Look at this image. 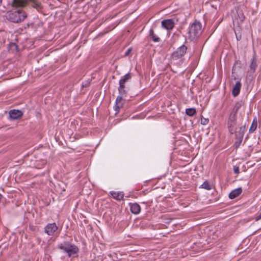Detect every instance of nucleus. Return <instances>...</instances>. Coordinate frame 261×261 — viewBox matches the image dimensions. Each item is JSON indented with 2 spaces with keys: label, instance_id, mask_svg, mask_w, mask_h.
Wrapping results in <instances>:
<instances>
[{
  "label": "nucleus",
  "instance_id": "nucleus-1",
  "mask_svg": "<svg viewBox=\"0 0 261 261\" xmlns=\"http://www.w3.org/2000/svg\"><path fill=\"white\" fill-rule=\"evenodd\" d=\"M119 95L116 99V105L115 106V110L118 111L121 108L124 104L123 97H126L129 91V87L126 84L119 82V87H118Z\"/></svg>",
  "mask_w": 261,
  "mask_h": 261
},
{
  "label": "nucleus",
  "instance_id": "nucleus-2",
  "mask_svg": "<svg viewBox=\"0 0 261 261\" xmlns=\"http://www.w3.org/2000/svg\"><path fill=\"white\" fill-rule=\"evenodd\" d=\"M6 17L10 21L19 23L23 21L27 18V14L23 10L19 9L8 12Z\"/></svg>",
  "mask_w": 261,
  "mask_h": 261
},
{
  "label": "nucleus",
  "instance_id": "nucleus-3",
  "mask_svg": "<svg viewBox=\"0 0 261 261\" xmlns=\"http://www.w3.org/2000/svg\"><path fill=\"white\" fill-rule=\"evenodd\" d=\"M58 248L67 253L69 257L74 256L79 252V248L68 241H64L60 243L58 245Z\"/></svg>",
  "mask_w": 261,
  "mask_h": 261
},
{
  "label": "nucleus",
  "instance_id": "nucleus-4",
  "mask_svg": "<svg viewBox=\"0 0 261 261\" xmlns=\"http://www.w3.org/2000/svg\"><path fill=\"white\" fill-rule=\"evenodd\" d=\"M202 25L201 23L197 20L194 22L190 26L189 30V37L192 39L199 36L202 32Z\"/></svg>",
  "mask_w": 261,
  "mask_h": 261
},
{
  "label": "nucleus",
  "instance_id": "nucleus-5",
  "mask_svg": "<svg viewBox=\"0 0 261 261\" xmlns=\"http://www.w3.org/2000/svg\"><path fill=\"white\" fill-rule=\"evenodd\" d=\"M246 9V7L243 5H240L236 8V12L233 13L232 18L233 22L237 23H242L245 20V17L244 14V11Z\"/></svg>",
  "mask_w": 261,
  "mask_h": 261
},
{
  "label": "nucleus",
  "instance_id": "nucleus-6",
  "mask_svg": "<svg viewBox=\"0 0 261 261\" xmlns=\"http://www.w3.org/2000/svg\"><path fill=\"white\" fill-rule=\"evenodd\" d=\"M187 50V47L185 45H182L178 47L177 49L171 54V60H177L181 58L186 54Z\"/></svg>",
  "mask_w": 261,
  "mask_h": 261
},
{
  "label": "nucleus",
  "instance_id": "nucleus-7",
  "mask_svg": "<svg viewBox=\"0 0 261 261\" xmlns=\"http://www.w3.org/2000/svg\"><path fill=\"white\" fill-rule=\"evenodd\" d=\"M237 117L229 115L227 122V126L229 132L231 134H233L236 132V128L239 126L237 122Z\"/></svg>",
  "mask_w": 261,
  "mask_h": 261
},
{
  "label": "nucleus",
  "instance_id": "nucleus-8",
  "mask_svg": "<svg viewBox=\"0 0 261 261\" xmlns=\"http://www.w3.org/2000/svg\"><path fill=\"white\" fill-rule=\"evenodd\" d=\"M55 223L48 224L44 228V232L49 236H53L58 229Z\"/></svg>",
  "mask_w": 261,
  "mask_h": 261
},
{
  "label": "nucleus",
  "instance_id": "nucleus-9",
  "mask_svg": "<svg viewBox=\"0 0 261 261\" xmlns=\"http://www.w3.org/2000/svg\"><path fill=\"white\" fill-rule=\"evenodd\" d=\"M245 131V126L242 125L240 126H238L236 128V132L234 134H235L236 139H240V143L242 142L243 138L244 137V133Z\"/></svg>",
  "mask_w": 261,
  "mask_h": 261
},
{
  "label": "nucleus",
  "instance_id": "nucleus-10",
  "mask_svg": "<svg viewBox=\"0 0 261 261\" xmlns=\"http://www.w3.org/2000/svg\"><path fill=\"white\" fill-rule=\"evenodd\" d=\"M175 26V22L172 19L163 20L162 21V27L167 30H172Z\"/></svg>",
  "mask_w": 261,
  "mask_h": 261
},
{
  "label": "nucleus",
  "instance_id": "nucleus-11",
  "mask_svg": "<svg viewBox=\"0 0 261 261\" xmlns=\"http://www.w3.org/2000/svg\"><path fill=\"white\" fill-rule=\"evenodd\" d=\"M257 59L255 55H254L253 58L251 60V63L249 65V69L247 72L249 75L253 74L257 67Z\"/></svg>",
  "mask_w": 261,
  "mask_h": 261
},
{
  "label": "nucleus",
  "instance_id": "nucleus-12",
  "mask_svg": "<svg viewBox=\"0 0 261 261\" xmlns=\"http://www.w3.org/2000/svg\"><path fill=\"white\" fill-rule=\"evenodd\" d=\"M9 114L10 119L15 120L20 118L23 115V113L20 110L13 109L9 111Z\"/></svg>",
  "mask_w": 261,
  "mask_h": 261
},
{
  "label": "nucleus",
  "instance_id": "nucleus-13",
  "mask_svg": "<svg viewBox=\"0 0 261 261\" xmlns=\"http://www.w3.org/2000/svg\"><path fill=\"white\" fill-rule=\"evenodd\" d=\"M11 5L15 8H24L27 6L26 0H11Z\"/></svg>",
  "mask_w": 261,
  "mask_h": 261
},
{
  "label": "nucleus",
  "instance_id": "nucleus-14",
  "mask_svg": "<svg viewBox=\"0 0 261 261\" xmlns=\"http://www.w3.org/2000/svg\"><path fill=\"white\" fill-rule=\"evenodd\" d=\"M242 101H237L236 102L229 115H232L233 116L237 117L238 111L242 107Z\"/></svg>",
  "mask_w": 261,
  "mask_h": 261
},
{
  "label": "nucleus",
  "instance_id": "nucleus-15",
  "mask_svg": "<svg viewBox=\"0 0 261 261\" xmlns=\"http://www.w3.org/2000/svg\"><path fill=\"white\" fill-rule=\"evenodd\" d=\"M27 6L30 4L31 6L37 10H39L42 8L41 3L38 0H26Z\"/></svg>",
  "mask_w": 261,
  "mask_h": 261
},
{
  "label": "nucleus",
  "instance_id": "nucleus-16",
  "mask_svg": "<svg viewBox=\"0 0 261 261\" xmlns=\"http://www.w3.org/2000/svg\"><path fill=\"white\" fill-rule=\"evenodd\" d=\"M242 192V189L241 188H237L232 190L229 194V198L231 199H233L237 197Z\"/></svg>",
  "mask_w": 261,
  "mask_h": 261
},
{
  "label": "nucleus",
  "instance_id": "nucleus-17",
  "mask_svg": "<svg viewBox=\"0 0 261 261\" xmlns=\"http://www.w3.org/2000/svg\"><path fill=\"white\" fill-rule=\"evenodd\" d=\"M130 210L133 214H138L141 211V207L137 203H130Z\"/></svg>",
  "mask_w": 261,
  "mask_h": 261
},
{
  "label": "nucleus",
  "instance_id": "nucleus-18",
  "mask_svg": "<svg viewBox=\"0 0 261 261\" xmlns=\"http://www.w3.org/2000/svg\"><path fill=\"white\" fill-rule=\"evenodd\" d=\"M241 87V84L240 82H237L234 86L232 88V94L233 96H238L240 93V89Z\"/></svg>",
  "mask_w": 261,
  "mask_h": 261
},
{
  "label": "nucleus",
  "instance_id": "nucleus-19",
  "mask_svg": "<svg viewBox=\"0 0 261 261\" xmlns=\"http://www.w3.org/2000/svg\"><path fill=\"white\" fill-rule=\"evenodd\" d=\"M111 195L112 196V197L117 200H121L123 199L124 197V194L123 192H114L112 191L110 192Z\"/></svg>",
  "mask_w": 261,
  "mask_h": 261
},
{
  "label": "nucleus",
  "instance_id": "nucleus-20",
  "mask_svg": "<svg viewBox=\"0 0 261 261\" xmlns=\"http://www.w3.org/2000/svg\"><path fill=\"white\" fill-rule=\"evenodd\" d=\"M149 36L150 39L154 42H159L161 41V39L156 34H154L153 29L149 30Z\"/></svg>",
  "mask_w": 261,
  "mask_h": 261
},
{
  "label": "nucleus",
  "instance_id": "nucleus-21",
  "mask_svg": "<svg viewBox=\"0 0 261 261\" xmlns=\"http://www.w3.org/2000/svg\"><path fill=\"white\" fill-rule=\"evenodd\" d=\"M132 77V74L131 73H127L123 76L119 80V83L126 84L127 82L130 80Z\"/></svg>",
  "mask_w": 261,
  "mask_h": 261
},
{
  "label": "nucleus",
  "instance_id": "nucleus-22",
  "mask_svg": "<svg viewBox=\"0 0 261 261\" xmlns=\"http://www.w3.org/2000/svg\"><path fill=\"white\" fill-rule=\"evenodd\" d=\"M257 120L256 118H255L251 124V125L249 128V132L250 133H253L257 128Z\"/></svg>",
  "mask_w": 261,
  "mask_h": 261
},
{
  "label": "nucleus",
  "instance_id": "nucleus-23",
  "mask_svg": "<svg viewBox=\"0 0 261 261\" xmlns=\"http://www.w3.org/2000/svg\"><path fill=\"white\" fill-rule=\"evenodd\" d=\"M195 108H188L186 110V114L189 116H193L196 114Z\"/></svg>",
  "mask_w": 261,
  "mask_h": 261
},
{
  "label": "nucleus",
  "instance_id": "nucleus-24",
  "mask_svg": "<svg viewBox=\"0 0 261 261\" xmlns=\"http://www.w3.org/2000/svg\"><path fill=\"white\" fill-rule=\"evenodd\" d=\"M200 187L201 188L210 190L212 189V187L210 185L209 182L207 180H205L203 182V183L201 185Z\"/></svg>",
  "mask_w": 261,
  "mask_h": 261
},
{
  "label": "nucleus",
  "instance_id": "nucleus-25",
  "mask_svg": "<svg viewBox=\"0 0 261 261\" xmlns=\"http://www.w3.org/2000/svg\"><path fill=\"white\" fill-rule=\"evenodd\" d=\"M209 122V119L207 118H201V124L202 125H206Z\"/></svg>",
  "mask_w": 261,
  "mask_h": 261
},
{
  "label": "nucleus",
  "instance_id": "nucleus-26",
  "mask_svg": "<svg viewBox=\"0 0 261 261\" xmlns=\"http://www.w3.org/2000/svg\"><path fill=\"white\" fill-rule=\"evenodd\" d=\"M233 172L235 174H238L240 173V169L239 166H234L233 167Z\"/></svg>",
  "mask_w": 261,
  "mask_h": 261
},
{
  "label": "nucleus",
  "instance_id": "nucleus-27",
  "mask_svg": "<svg viewBox=\"0 0 261 261\" xmlns=\"http://www.w3.org/2000/svg\"><path fill=\"white\" fill-rule=\"evenodd\" d=\"M241 143L242 142L240 143V139H236V141L235 142V144H236V147L238 148L240 145Z\"/></svg>",
  "mask_w": 261,
  "mask_h": 261
},
{
  "label": "nucleus",
  "instance_id": "nucleus-28",
  "mask_svg": "<svg viewBox=\"0 0 261 261\" xmlns=\"http://www.w3.org/2000/svg\"><path fill=\"white\" fill-rule=\"evenodd\" d=\"M260 219H261V213L255 218V220L256 221H257Z\"/></svg>",
  "mask_w": 261,
  "mask_h": 261
},
{
  "label": "nucleus",
  "instance_id": "nucleus-29",
  "mask_svg": "<svg viewBox=\"0 0 261 261\" xmlns=\"http://www.w3.org/2000/svg\"><path fill=\"white\" fill-rule=\"evenodd\" d=\"M90 83L88 81L86 82L85 84H83V87H87L89 86Z\"/></svg>",
  "mask_w": 261,
  "mask_h": 261
},
{
  "label": "nucleus",
  "instance_id": "nucleus-30",
  "mask_svg": "<svg viewBox=\"0 0 261 261\" xmlns=\"http://www.w3.org/2000/svg\"><path fill=\"white\" fill-rule=\"evenodd\" d=\"M131 50H132L131 48L128 49L125 54V56H128L129 55V54L130 53V52L131 51Z\"/></svg>",
  "mask_w": 261,
  "mask_h": 261
},
{
  "label": "nucleus",
  "instance_id": "nucleus-31",
  "mask_svg": "<svg viewBox=\"0 0 261 261\" xmlns=\"http://www.w3.org/2000/svg\"><path fill=\"white\" fill-rule=\"evenodd\" d=\"M3 196L1 194H0V202H1V200L3 198Z\"/></svg>",
  "mask_w": 261,
  "mask_h": 261
},
{
  "label": "nucleus",
  "instance_id": "nucleus-32",
  "mask_svg": "<svg viewBox=\"0 0 261 261\" xmlns=\"http://www.w3.org/2000/svg\"><path fill=\"white\" fill-rule=\"evenodd\" d=\"M237 40H240L241 39V37H240V38H239V37H238L237 36Z\"/></svg>",
  "mask_w": 261,
  "mask_h": 261
},
{
  "label": "nucleus",
  "instance_id": "nucleus-33",
  "mask_svg": "<svg viewBox=\"0 0 261 261\" xmlns=\"http://www.w3.org/2000/svg\"><path fill=\"white\" fill-rule=\"evenodd\" d=\"M237 40H240L241 39V37H240V38H239V37H238L237 36Z\"/></svg>",
  "mask_w": 261,
  "mask_h": 261
},
{
  "label": "nucleus",
  "instance_id": "nucleus-34",
  "mask_svg": "<svg viewBox=\"0 0 261 261\" xmlns=\"http://www.w3.org/2000/svg\"><path fill=\"white\" fill-rule=\"evenodd\" d=\"M2 1L3 0H0V6L2 5Z\"/></svg>",
  "mask_w": 261,
  "mask_h": 261
},
{
  "label": "nucleus",
  "instance_id": "nucleus-35",
  "mask_svg": "<svg viewBox=\"0 0 261 261\" xmlns=\"http://www.w3.org/2000/svg\"><path fill=\"white\" fill-rule=\"evenodd\" d=\"M90 261H93V260H90Z\"/></svg>",
  "mask_w": 261,
  "mask_h": 261
}]
</instances>
